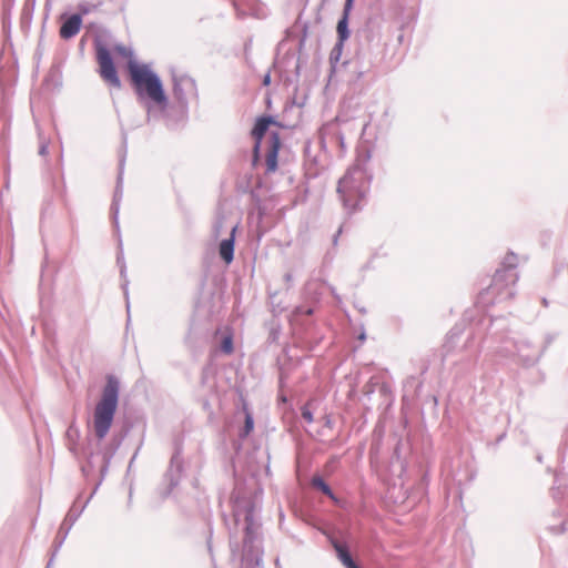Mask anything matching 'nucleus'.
Listing matches in <instances>:
<instances>
[{
	"label": "nucleus",
	"mask_w": 568,
	"mask_h": 568,
	"mask_svg": "<svg viewBox=\"0 0 568 568\" xmlns=\"http://www.w3.org/2000/svg\"><path fill=\"white\" fill-rule=\"evenodd\" d=\"M369 189V178L359 165L351 168L339 180L337 193L343 204L349 212L361 209V202L365 199Z\"/></svg>",
	"instance_id": "1"
},
{
	"label": "nucleus",
	"mask_w": 568,
	"mask_h": 568,
	"mask_svg": "<svg viewBox=\"0 0 568 568\" xmlns=\"http://www.w3.org/2000/svg\"><path fill=\"white\" fill-rule=\"evenodd\" d=\"M119 382L115 377L109 376L93 413V429L99 439H103L113 423L118 407Z\"/></svg>",
	"instance_id": "2"
},
{
	"label": "nucleus",
	"mask_w": 568,
	"mask_h": 568,
	"mask_svg": "<svg viewBox=\"0 0 568 568\" xmlns=\"http://www.w3.org/2000/svg\"><path fill=\"white\" fill-rule=\"evenodd\" d=\"M131 82L139 95H146L153 102L163 104L166 97L159 77L146 65L135 60L128 63Z\"/></svg>",
	"instance_id": "3"
},
{
	"label": "nucleus",
	"mask_w": 568,
	"mask_h": 568,
	"mask_svg": "<svg viewBox=\"0 0 568 568\" xmlns=\"http://www.w3.org/2000/svg\"><path fill=\"white\" fill-rule=\"evenodd\" d=\"M95 60L99 65L101 79L110 87L120 89L121 81L113 63L111 52L102 42L95 43Z\"/></svg>",
	"instance_id": "4"
},
{
	"label": "nucleus",
	"mask_w": 568,
	"mask_h": 568,
	"mask_svg": "<svg viewBox=\"0 0 568 568\" xmlns=\"http://www.w3.org/2000/svg\"><path fill=\"white\" fill-rule=\"evenodd\" d=\"M516 281L517 276L513 270H500L493 277L491 288L496 294H503L507 292V288L514 286Z\"/></svg>",
	"instance_id": "5"
},
{
	"label": "nucleus",
	"mask_w": 568,
	"mask_h": 568,
	"mask_svg": "<svg viewBox=\"0 0 568 568\" xmlns=\"http://www.w3.org/2000/svg\"><path fill=\"white\" fill-rule=\"evenodd\" d=\"M271 124H275V121L272 118H270V116L258 118L252 132H251L252 138L255 141V144L253 148V155H254L255 161L258 159L262 140Z\"/></svg>",
	"instance_id": "6"
},
{
	"label": "nucleus",
	"mask_w": 568,
	"mask_h": 568,
	"mask_svg": "<svg viewBox=\"0 0 568 568\" xmlns=\"http://www.w3.org/2000/svg\"><path fill=\"white\" fill-rule=\"evenodd\" d=\"M268 148L265 154L266 172L273 173L277 170V155L281 149L280 135L273 132L268 138Z\"/></svg>",
	"instance_id": "7"
},
{
	"label": "nucleus",
	"mask_w": 568,
	"mask_h": 568,
	"mask_svg": "<svg viewBox=\"0 0 568 568\" xmlns=\"http://www.w3.org/2000/svg\"><path fill=\"white\" fill-rule=\"evenodd\" d=\"M329 542L333 546L334 550L336 551V556L338 560L343 564L345 568H359L354 560L351 557V554L348 551V548L345 544L339 542L333 537H328Z\"/></svg>",
	"instance_id": "8"
},
{
	"label": "nucleus",
	"mask_w": 568,
	"mask_h": 568,
	"mask_svg": "<svg viewBox=\"0 0 568 568\" xmlns=\"http://www.w3.org/2000/svg\"><path fill=\"white\" fill-rule=\"evenodd\" d=\"M82 19L79 14L71 16L60 28V37L70 39L79 33Z\"/></svg>",
	"instance_id": "9"
},
{
	"label": "nucleus",
	"mask_w": 568,
	"mask_h": 568,
	"mask_svg": "<svg viewBox=\"0 0 568 568\" xmlns=\"http://www.w3.org/2000/svg\"><path fill=\"white\" fill-rule=\"evenodd\" d=\"M235 231L236 227L232 230L231 237L223 240L220 244V255L222 260L227 264L233 261Z\"/></svg>",
	"instance_id": "10"
},
{
	"label": "nucleus",
	"mask_w": 568,
	"mask_h": 568,
	"mask_svg": "<svg viewBox=\"0 0 568 568\" xmlns=\"http://www.w3.org/2000/svg\"><path fill=\"white\" fill-rule=\"evenodd\" d=\"M312 485L313 487L320 489L323 494H325L326 496H328L332 500H334L335 503L337 501V498L336 496L333 494L332 489L329 488V486L323 480V478L321 477H314L312 479Z\"/></svg>",
	"instance_id": "11"
},
{
	"label": "nucleus",
	"mask_w": 568,
	"mask_h": 568,
	"mask_svg": "<svg viewBox=\"0 0 568 568\" xmlns=\"http://www.w3.org/2000/svg\"><path fill=\"white\" fill-rule=\"evenodd\" d=\"M347 10L345 8V12L343 18L337 23V33L341 42H344L348 38V29H347Z\"/></svg>",
	"instance_id": "12"
},
{
	"label": "nucleus",
	"mask_w": 568,
	"mask_h": 568,
	"mask_svg": "<svg viewBox=\"0 0 568 568\" xmlns=\"http://www.w3.org/2000/svg\"><path fill=\"white\" fill-rule=\"evenodd\" d=\"M221 349L224 354H232L233 351H234V347H233V337L231 334L224 336V338L222 339V343H221Z\"/></svg>",
	"instance_id": "13"
},
{
	"label": "nucleus",
	"mask_w": 568,
	"mask_h": 568,
	"mask_svg": "<svg viewBox=\"0 0 568 568\" xmlns=\"http://www.w3.org/2000/svg\"><path fill=\"white\" fill-rule=\"evenodd\" d=\"M113 51H114L116 54H119V55H121V57H123V58L128 59V60H129V61H128V63H129L131 60H134V59H133V52H132V50H131V49H129V48H126L125 45L118 44V45H115V47H114Z\"/></svg>",
	"instance_id": "14"
},
{
	"label": "nucleus",
	"mask_w": 568,
	"mask_h": 568,
	"mask_svg": "<svg viewBox=\"0 0 568 568\" xmlns=\"http://www.w3.org/2000/svg\"><path fill=\"white\" fill-rule=\"evenodd\" d=\"M302 417L308 423H313L314 422V418H313V414H312V410H311V402L306 403L303 407H302Z\"/></svg>",
	"instance_id": "15"
},
{
	"label": "nucleus",
	"mask_w": 568,
	"mask_h": 568,
	"mask_svg": "<svg viewBox=\"0 0 568 568\" xmlns=\"http://www.w3.org/2000/svg\"><path fill=\"white\" fill-rule=\"evenodd\" d=\"M253 429V418L250 414L245 417V434H248Z\"/></svg>",
	"instance_id": "16"
},
{
	"label": "nucleus",
	"mask_w": 568,
	"mask_h": 568,
	"mask_svg": "<svg viewBox=\"0 0 568 568\" xmlns=\"http://www.w3.org/2000/svg\"><path fill=\"white\" fill-rule=\"evenodd\" d=\"M271 83V75L270 74H266L263 79V84L264 85H268Z\"/></svg>",
	"instance_id": "17"
},
{
	"label": "nucleus",
	"mask_w": 568,
	"mask_h": 568,
	"mask_svg": "<svg viewBox=\"0 0 568 568\" xmlns=\"http://www.w3.org/2000/svg\"><path fill=\"white\" fill-rule=\"evenodd\" d=\"M352 2H353V0H346V4H345L346 9L351 8Z\"/></svg>",
	"instance_id": "18"
}]
</instances>
